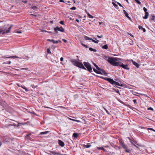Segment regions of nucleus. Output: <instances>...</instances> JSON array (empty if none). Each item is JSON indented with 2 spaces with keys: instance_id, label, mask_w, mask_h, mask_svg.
Segmentation results:
<instances>
[{
  "instance_id": "obj_1",
  "label": "nucleus",
  "mask_w": 155,
  "mask_h": 155,
  "mask_svg": "<svg viewBox=\"0 0 155 155\" xmlns=\"http://www.w3.org/2000/svg\"><path fill=\"white\" fill-rule=\"evenodd\" d=\"M118 59H107V60L110 64L114 66H119L125 69L128 70L130 69V68L128 67L127 64L125 65L120 61H117Z\"/></svg>"
},
{
  "instance_id": "obj_2",
  "label": "nucleus",
  "mask_w": 155,
  "mask_h": 155,
  "mask_svg": "<svg viewBox=\"0 0 155 155\" xmlns=\"http://www.w3.org/2000/svg\"><path fill=\"white\" fill-rule=\"evenodd\" d=\"M12 26V25H11L9 26L8 24H6L4 26H0V33L4 35L10 32Z\"/></svg>"
},
{
  "instance_id": "obj_3",
  "label": "nucleus",
  "mask_w": 155,
  "mask_h": 155,
  "mask_svg": "<svg viewBox=\"0 0 155 155\" xmlns=\"http://www.w3.org/2000/svg\"><path fill=\"white\" fill-rule=\"evenodd\" d=\"M78 59H73L71 60V61L74 65L80 68L86 70L82 63Z\"/></svg>"
},
{
  "instance_id": "obj_4",
  "label": "nucleus",
  "mask_w": 155,
  "mask_h": 155,
  "mask_svg": "<svg viewBox=\"0 0 155 155\" xmlns=\"http://www.w3.org/2000/svg\"><path fill=\"white\" fill-rule=\"evenodd\" d=\"M102 78H103L104 79L107 81H108L110 84L113 85L115 86H119L120 85V84L119 83L115 81H114L113 80V79L109 78H104L101 77Z\"/></svg>"
},
{
  "instance_id": "obj_5",
  "label": "nucleus",
  "mask_w": 155,
  "mask_h": 155,
  "mask_svg": "<svg viewBox=\"0 0 155 155\" xmlns=\"http://www.w3.org/2000/svg\"><path fill=\"white\" fill-rule=\"evenodd\" d=\"M84 64L85 67L87 68V70L90 73L92 72V68L91 67V64L88 62H84Z\"/></svg>"
},
{
  "instance_id": "obj_6",
  "label": "nucleus",
  "mask_w": 155,
  "mask_h": 155,
  "mask_svg": "<svg viewBox=\"0 0 155 155\" xmlns=\"http://www.w3.org/2000/svg\"><path fill=\"white\" fill-rule=\"evenodd\" d=\"M54 30L55 33H58V31H59L61 32H64V29L62 27H61L60 28L58 27V26L54 28Z\"/></svg>"
},
{
  "instance_id": "obj_7",
  "label": "nucleus",
  "mask_w": 155,
  "mask_h": 155,
  "mask_svg": "<svg viewBox=\"0 0 155 155\" xmlns=\"http://www.w3.org/2000/svg\"><path fill=\"white\" fill-rule=\"evenodd\" d=\"M120 143L121 146L125 149H126L127 148V146L125 145L124 144V143L122 142L121 141H119Z\"/></svg>"
},
{
  "instance_id": "obj_8",
  "label": "nucleus",
  "mask_w": 155,
  "mask_h": 155,
  "mask_svg": "<svg viewBox=\"0 0 155 155\" xmlns=\"http://www.w3.org/2000/svg\"><path fill=\"white\" fill-rule=\"evenodd\" d=\"M58 143L59 145L62 147H64V142L60 140H58Z\"/></svg>"
},
{
  "instance_id": "obj_9",
  "label": "nucleus",
  "mask_w": 155,
  "mask_h": 155,
  "mask_svg": "<svg viewBox=\"0 0 155 155\" xmlns=\"http://www.w3.org/2000/svg\"><path fill=\"white\" fill-rule=\"evenodd\" d=\"M128 138L129 139V140H130V142L131 143V144H133L134 146L135 147H136L137 148H138V146H137V145L136 144H135L133 142H134V140H131V139H130V138L129 137H128Z\"/></svg>"
},
{
  "instance_id": "obj_10",
  "label": "nucleus",
  "mask_w": 155,
  "mask_h": 155,
  "mask_svg": "<svg viewBox=\"0 0 155 155\" xmlns=\"http://www.w3.org/2000/svg\"><path fill=\"white\" fill-rule=\"evenodd\" d=\"M123 12H124V14H125V16L127 17V18H128L129 19H131V18L129 16H128V13L126 12V11L124 10H123Z\"/></svg>"
},
{
  "instance_id": "obj_11",
  "label": "nucleus",
  "mask_w": 155,
  "mask_h": 155,
  "mask_svg": "<svg viewBox=\"0 0 155 155\" xmlns=\"http://www.w3.org/2000/svg\"><path fill=\"white\" fill-rule=\"evenodd\" d=\"M99 71H101V73H102L101 74H107V73L103 69H101L100 70H99Z\"/></svg>"
},
{
  "instance_id": "obj_12",
  "label": "nucleus",
  "mask_w": 155,
  "mask_h": 155,
  "mask_svg": "<svg viewBox=\"0 0 155 155\" xmlns=\"http://www.w3.org/2000/svg\"><path fill=\"white\" fill-rule=\"evenodd\" d=\"M132 61L133 62V63L134 64V65L137 68H139V65L136 62L134 61L133 60H132Z\"/></svg>"
},
{
  "instance_id": "obj_13",
  "label": "nucleus",
  "mask_w": 155,
  "mask_h": 155,
  "mask_svg": "<svg viewBox=\"0 0 155 155\" xmlns=\"http://www.w3.org/2000/svg\"><path fill=\"white\" fill-rule=\"evenodd\" d=\"M149 15V13L148 12H145V16L143 17V18L145 19H146L147 18Z\"/></svg>"
},
{
  "instance_id": "obj_14",
  "label": "nucleus",
  "mask_w": 155,
  "mask_h": 155,
  "mask_svg": "<svg viewBox=\"0 0 155 155\" xmlns=\"http://www.w3.org/2000/svg\"><path fill=\"white\" fill-rule=\"evenodd\" d=\"M50 152L52 153L53 154H54V155H56V154H57V155H63L62 154H61V153H56V152H55V151H51Z\"/></svg>"
},
{
  "instance_id": "obj_15",
  "label": "nucleus",
  "mask_w": 155,
  "mask_h": 155,
  "mask_svg": "<svg viewBox=\"0 0 155 155\" xmlns=\"http://www.w3.org/2000/svg\"><path fill=\"white\" fill-rule=\"evenodd\" d=\"M93 69L94 71V72H96L97 74H102V73H101V71H97L95 68H93Z\"/></svg>"
},
{
  "instance_id": "obj_16",
  "label": "nucleus",
  "mask_w": 155,
  "mask_h": 155,
  "mask_svg": "<svg viewBox=\"0 0 155 155\" xmlns=\"http://www.w3.org/2000/svg\"><path fill=\"white\" fill-rule=\"evenodd\" d=\"M83 146L84 148H88L91 146V145H90V144H87V145L84 144L83 145Z\"/></svg>"
},
{
  "instance_id": "obj_17",
  "label": "nucleus",
  "mask_w": 155,
  "mask_h": 155,
  "mask_svg": "<svg viewBox=\"0 0 155 155\" xmlns=\"http://www.w3.org/2000/svg\"><path fill=\"white\" fill-rule=\"evenodd\" d=\"M155 18V16H152V17H150V21L151 22H152L153 21Z\"/></svg>"
},
{
  "instance_id": "obj_18",
  "label": "nucleus",
  "mask_w": 155,
  "mask_h": 155,
  "mask_svg": "<svg viewBox=\"0 0 155 155\" xmlns=\"http://www.w3.org/2000/svg\"><path fill=\"white\" fill-rule=\"evenodd\" d=\"M86 12L87 14L88 17H89V18H93L94 17L91 15L88 12H87L86 10Z\"/></svg>"
},
{
  "instance_id": "obj_19",
  "label": "nucleus",
  "mask_w": 155,
  "mask_h": 155,
  "mask_svg": "<svg viewBox=\"0 0 155 155\" xmlns=\"http://www.w3.org/2000/svg\"><path fill=\"white\" fill-rule=\"evenodd\" d=\"M30 134H27L25 137V138L26 139H27L28 140H30L31 139V137H30Z\"/></svg>"
},
{
  "instance_id": "obj_20",
  "label": "nucleus",
  "mask_w": 155,
  "mask_h": 155,
  "mask_svg": "<svg viewBox=\"0 0 155 155\" xmlns=\"http://www.w3.org/2000/svg\"><path fill=\"white\" fill-rule=\"evenodd\" d=\"M5 139L6 142H9L12 140V139L11 138H7V137H6Z\"/></svg>"
},
{
  "instance_id": "obj_21",
  "label": "nucleus",
  "mask_w": 155,
  "mask_h": 155,
  "mask_svg": "<svg viewBox=\"0 0 155 155\" xmlns=\"http://www.w3.org/2000/svg\"><path fill=\"white\" fill-rule=\"evenodd\" d=\"M113 89L114 91H115L116 92L118 93L120 95V94L119 92V90L115 89V88H114Z\"/></svg>"
},
{
  "instance_id": "obj_22",
  "label": "nucleus",
  "mask_w": 155,
  "mask_h": 155,
  "mask_svg": "<svg viewBox=\"0 0 155 155\" xmlns=\"http://www.w3.org/2000/svg\"><path fill=\"white\" fill-rule=\"evenodd\" d=\"M18 58V57H17L16 56H10V57H6L5 58Z\"/></svg>"
},
{
  "instance_id": "obj_23",
  "label": "nucleus",
  "mask_w": 155,
  "mask_h": 155,
  "mask_svg": "<svg viewBox=\"0 0 155 155\" xmlns=\"http://www.w3.org/2000/svg\"><path fill=\"white\" fill-rule=\"evenodd\" d=\"M73 136L75 138H77L78 136V134L77 133H74L73 134Z\"/></svg>"
},
{
  "instance_id": "obj_24",
  "label": "nucleus",
  "mask_w": 155,
  "mask_h": 155,
  "mask_svg": "<svg viewBox=\"0 0 155 155\" xmlns=\"http://www.w3.org/2000/svg\"><path fill=\"white\" fill-rule=\"evenodd\" d=\"M89 49L91 51H93L94 52H96L97 51V50L96 49H94L91 48H90Z\"/></svg>"
},
{
  "instance_id": "obj_25",
  "label": "nucleus",
  "mask_w": 155,
  "mask_h": 155,
  "mask_svg": "<svg viewBox=\"0 0 155 155\" xmlns=\"http://www.w3.org/2000/svg\"><path fill=\"white\" fill-rule=\"evenodd\" d=\"M48 132V131H47L45 132H42L40 133V134L44 135L47 134Z\"/></svg>"
},
{
  "instance_id": "obj_26",
  "label": "nucleus",
  "mask_w": 155,
  "mask_h": 155,
  "mask_svg": "<svg viewBox=\"0 0 155 155\" xmlns=\"http://www.w3.org/2000/svg\"><path fill=\"white\" fill-rule=\"evenodd\" d=\"M102 48L105 49H107L108 48V46L107 45H105L102 46Z\"/></svg>"
},
{
  "instance_id": "obj_27",
  "label": "nucleus",
  "mask_w": 155,
  "mask_h": 155,
  "mask_svg": "<svg viewBox=\"0 0 155 155\" xmlns=\"http://www.w3.org/2000/svg\"><path fill=\"white\" fill-rule=\"evenodd\" d=\"M84 38L86 40H91L92 39L91 38H90L89 37H88L87 36H84Z\"/></svg>"
},
{
  "instance_id": "obj_28",
  "label": "nucleus",
  "mask_w": 155,
  "mask_h": 155,
  "mask_svg": "<svg viewBox=\"0 0 155 155\" xmlns=\"http://www.w3.org/2000/svg\"><path fill=\"white\" fill-rule=\"evenodd\" d=\"M92 40V41L93 42H94L95 43H98L99 41V40H94L92 38V39L91 40Z\"/></svg>"
},
{
  "instance_id": "obj_29",
  "label": "nucleus",
  "mask_w": 155,
  "mask_h": 155,
  "mask_svg": "<svg viewBox=\"0 0 155 155\" xmlns=\"http://www.w3.org/2000/svg\"><path fill=\"white\" fill-rule=\"evenodd\" d=\"M48 41H49L50 42H52L54 44L55 43V41L53 39H48Z\"/></svg>"
},
{
  "instance_id": "obj_30",
  "label": "nucleus",
  "mask_w": 155,
  "mask_h": 155,
  "mask_svg": "<svg viewBox=\"0 0 155 155\" xmlns=\"http://www.w3.org/2000/svg\"><path fill=\"white\" fill-rule=\"evenodd\" d=\"M31 8L33 10H35L37 8V7L35 6H34L32 7Z\"/></svg>"
},
{
  "instance_id": "obj_31",
  "label": "nucleus",
  "mask_w": 155,
  "mask_h": 155,
  "mask_svg": "<svg viewBox=\"0 0 155 155\" xmlns=\"http://www.w3.org/2000/svg\"><path fill=\"white\" fill-rule=\"evenodd\" d=\"M134 1L138 4H140L141 2L140 1H138V0H134Z\"/></svg>"
},
{
  "instance_id": "obj_32",
  "label": "nucleus",
  "mask_w": 155,
  "mask_h": 155,
  "mask_svg": "<svg viewBox=\"0 0 155 155\" xmlns=\"http://www.w3.org/2000/svg\"><path fill=\"white\" fill-rule=\"evenodd\" d=\"M103 108H104V110H105V111H106V112H107V113L108 114H110L109 113V112H108V111L104 107H103Z\"/></svg>"
},
{
  "instance_id": "obj_33",
  "label": "nucleus",
  "mask_w": 155,
  "mask_h": 155,
  "mask_svg": "<svg viewBox=\"0 0 155 155\" xmlns=\"http://www.w3.org/2000/svg\"><path fill=\"white\" fill-rule=\"evenodd\" d=\"M95 66L96 67L97 69L98 70H101V68H99L97 65H95Z\"/></svg>"
},
{
  "instance_id": "obj_34",
  "label": "nucleus",
  "mask_w": 155,
  "mask_h": 155,
  "mask_svg": "<svg viewBox=\"0 0 155 155\" xmlns=\"http://www.w3.org/2000/svg\"><path fill=\"white\" fill-rule=\"evenodd\" d=\"M125 151L126 152L129 153L130 152V150L127 148L126 149H125Z\"/></svg>"
},
{
  "instance_id": "obj_35",
  "label": "nucleus",
  "mask_w": 155,
  "mask_h": 155,
  "mask_svg": "<svg viewBox=\"0 0 155 155\" xmlns=\"http://www.w3.org/2000/svg\"><path fill=\"white\" fill-rule=\"evenodd\" d=\"M47 52L49 54L50 53H51L50 50V48H48L47 50Z\"/></svg>"
},
{
  "instance_id": "obj_36",
  "label": "nucleus",
  "mask_w": 155,
  "mask_h": 155,
  "mask_svg": "<svg viewBox=\"0 0 155 155\" xmlns=\"http://www.w3.org/2000/svg\"><path fill=\"white\" fill-rule=\"evenodd\" d=\"M31 87H32L33 88H35L37 87V86H35L34 84H31Z\"/></svg>"
},
{
  "instance_id": "obj_37",
  "label": "nucleus",
  "mask_w": 155,
  "mask_h": 155,
  "mask_svg": "<svg viewBox=\"0 0 155 155\" xmlns=\"http://www.w3.org/2000/svg\"><path fill=\"white\" fill-rule=\"evenodd\" d=\"M112 4L116 8L117 7H118V6L114 2H113Z\"/></svg>"
},
{
  "instance_id": "obj_38",
  "label": "nucleus",
  "mask_w": 155,
  "mask_h": 155,
  "mask_svg": "<svg viewBox=\"0 0 155 155\" xmlns=\"http://www.w3.org/2000/svg\"><path fill=\"white\" fill-rule=\"evenodd\" d=\"M70 9H71L72 10H75L76 9V8L75 7H72Z\"/></svg>"
},
{
  "instance_id": "obj_39",
  "label": "nucleus",
  "mask_w": 155,
  "mask_h": 155,
  "mask_svg": "<svg viewBox=\"0 0 155 155\" xmlns=\"http://www.w3.org/2000/svg\"><path fill=\"white\" fill-rule=\"evenodd\" d=\"M147 110H153V109L151 107H150L147 108Z\"/></svg>"
},
{
  "instance_id": "obj_40",
  "label": "nucleus",
  "mask_w": 155,
  "mask_h": 155,
  "mask_svg": "<svg viewBox=\"0 0 155 155\" xmlns=\"http://www.w3.org/2000/svg\"><path fill=\"white\" fill-rule=\"evenodd\" d=\"M81 45H82L83 46H84V47H86V48H88V47H87V45H84V44H83V43H81Z\"/></svg>"
},
{
  "instance_id": "obj_41",
  "label": "nucleus",
  "mask_w": 155,
  "mask_h": 155,
  "mask_svg": "<svg viewBox=\"0 0 155 155\" xmlns=\"http://www.w3.org/2000/svg\"><path fill=\"white\" fill-rule=\"evenodd\" d=\"M143 9L144 11L145 12H147V9L145 7H144L143 8Z\"/></svg>"
},
{
  "instance_id": "obj_42",
  "label": "nucleus",
  "mask_w": 155,
  "mask_h": 155,
  "mask_svg": "<svg viewBox=\"0 0 155 155\" xmlns=\"http://www.w3.org/2000/svg\"><path fill=\"white\" fill-rule=\"evenodd\" d=\"M141 94L142 95H144V96L146 97H148V96L147 95L144 94Z\"/></svg>"
},
{
  "instance_id": "obj_43",
  "label": "nucleus",
  "mask_w": 155,
  "mask_h": 155,
  "mask_svg": "<svg viewBox=\"0 0 155 155\" xmlns=\"http://www.w3.org/2000/svg\"><path fill=\"white\" fill-rule=\"evenodd\" d=\"M60 23L62 25H64V21H61L60 22Z\"/></svg>"
},
{
  "instance_id": "obj_44",
  "label": "nucleus",
  "mask_w": 155,
  "mask_h": 155,
  "mask_svg": "<svg viewBox=\"0 0 155 155\" xmlns=\"http://www.w3.org/2000/svg\"><path fill=\"white\" fill-rule=\"evenodd\" d=\"M58 42H60V43H61V41L59 40H58V41H55V43H58Z\"/></svg>"
},
{
  "instance_id": "obj_45",
  "label": "nucleus",
  "mask_w": 155,
  "mask_h": 155,
  "mask_svg": "<svg viewBox=\"0 0 155 155\" xmlns=\"http://www.w3.org/2000/svg\"><path fill=\"white\" fill-rule=\"evenodd\" d=\"M117 3L120 7H122L123 8H124V7L122 6V5L120 3L118 2H117Z\"/></svg>"
},
{
  "instance_id": "obj_46",
  "label": "nucleus",
  "mask_w": 155,
  "mask_h": 155,
  "mask_svg": "<svg viewBox=\"0 0 155 155\" xmlns=\"http://www.w3.org/2000/svg\"><path fill=\"white\" fill-rule=\"evenodd\" d=\"M138 28L139 29H142V28H143L142 27V26H140V25L138 26Z\"/></svg>"
},
{
  "instance_id": "obj_47",
  "label": "nucleus",
  "mask_w": 155,
  "mask_h": 155,
  "mask_svg": "<svg viewBox=\"0 0 155 155\" xmlns=\"http://www.w3.org/2000/svg\"><path fill=\"white\" fill-rule=\"evenodd\" d=\"M62 40L63 41H64L65 43H66L67 42V40H66V39H62Z\"/></svg>"
},
{
  "instance_id": "obj_48",
  "label": "nucleus",
  "mask_w": 155,
  "mask_h": 155,
  "mask_svg": "<svg viewBox=\"0 0 155 155\" xmlns=\"http://www.w3.org/2000/svg\"><path fill=\"white\" fill-rule=\"evenodd\" d=\"M148 130H152L153 131H155V130L152 128H148Z\"/></svg>"
},
{
  "instance_id": "obj_49",
  "label": "nucleus",
  "mask_w": 155,
  "mask_h": 155,
  "mask_svg": "<svg viewBox=\"0 0 155 155\" xmlns=\"http://www.w3.org/2000/svg\"><path fill=\"white\" fill-rule=\"evenodd\" d=\"M16 32L18 33H21L22 32L21 31H17Z\"/></svg>"
},
{
  "instance_id": "obj_50",
  "label": "nucleus",
  "mask_w": 155,
  "mask_h": 155,
  "mask_svg": "<svg viewBox=\"0 0 155 155\" xmlns=\"http://www.w3.org/2000/svg\"><path fill=\"white\" fill-rule=\"evenodd\" d=\"M101 148H102V147H97V149L98 150H101Z\"/></svg>"
},
{
  "instance_id": "obj_51",
  "label": "nucleus",
  "mask_w": 155,
  "mask_h": 155,
  "mask_svg": "<svg viewBox=\"0 0 155 155\" xmlns=\"http://www.w3.org/2000/svg\"><path fill=\"white\" fill-rule=\"evenodd\" d=\"M41 32H47V31H45V30H41Z\"/></svg>"
},
{
  "instance_id": "obj_52",
  "label": "nucleus",
  "mask_w": 155,
  "mask_h": 155,
  "mask_svg": "<svg viewBox=\"0 0 155 155\" xmlns=\"http://www.w3.org/2000/svg\"><path fill=\"white\" fill-rule=\"evenodd\" d=\"M134 144H135V145L136 144L137 145H138V144L137 143V142H135L134 140V142H133Z\"/></svg>"
},
{
  "instance_id": "obj_53",
  "label": "nucleus",
  "mask_w": 155,
  "mask_h": 155,
  "mask_svg": "<svg viewBox=\"0 0 155 155\" xmlns=\"http://www.w3.org/2000/svg\"><path fill=\"white\" fill-rule=\"evenodd\" d=\"M103 35H101V36H99V35H97V37L98 38H101L103 37Z\"/></svg>"
},
{
  "instance_id": "obj_54",
  "label": "nucleus",
  "mask_w": 155,
  "mask_h": 155,
  "mask_svg": "<svg viewBox=\"0 0 155 155\" xmlns=\"http://www.w3.org/2000/svg\"><path fill=\"white\" fill-rule=\"evenodd\" d=\"M142 30H143V31L144 32H145L146 31V30L144 28H142Z\"/></svg>"
},
{
  "instance_id": "obj_55",
  "label": "nucleus",
  "mask_w": 155,
  "mask_h": 155,
  "mask_svg": "<svg viewBox=\"0 0 155 155\" xmlns=\"http://www.w3.org/2000/svg\"><path fill=\"white\" fill-rule=\"evenodd\" d=\"M101 150H103L104 151H106L105 149L102 147Z\"/></svg>"
},
{
  "instance_id": "obj_56",
  "label": "nucleus",
  "mask_w": 155,
  "mask_h": 155,
  "mask_svg": "<svg viewBox=\"0 0 155 155\" xmlns=\"http://www.w3.org/2000/svg\"><path fill=\"white\" fill-rule=\"evenodd\" d=\"M101 150H103L104 151H106L105 149L102 147Z\"/></svg>"
},
{
  "instance_id": "obj_57",
  "label": "nucleus",
  "mask_w": 155,
  "mask_h": 155,
  "mask_svg": "<svg viewBox=\"0 0 155 155\" xmlns=\"http://www.w3.org/2000/svg\"><path fill=\"white\" fill-rule=\"evenodd\" d=\"M106 58H113V57H107Z\"/></svg>"
},
{
  "instance_id": "obj_58",
  "label": "nucleus",
  "mask_w": 155,
  "mask_h": 155,
  "mask_svg": "<svg viewBox=\"0 0 155 155\" xmlns=\"http://www.w3.org/2000/svg\"><path fill=\"white\" fill-rule=\"evenodd\" d=\"M133 102H134V103H136V99H134L133 100Z\"/></svg>"
},
{
  "instance_id": "obj_59",
  "label": "nucleus",
  "mask_w": 155,
  "mask_h": 155,
  "mask_svg": "<svg viewBox=\"0 0 155 155\" xmlns=\"http://www.w3.org/2000/svg\"><path fill=\"white\" fill-rule=\"evenodd\" d=\"M31 113H32V114H35V115H37V114L34 112H31Z\"/></svg>"
},
{
  "instance_id": "obj_60",
  "label": "nucleus",
  "mask_w": 155,
  "mask_h": 155,
  "mask_svg": "<svg viewBox=\"0 0 155 155\" xmlns=\"http://www.w3.org/2000/svg\"><path fill=\"white\" fill-rule=\"evenodd\" d=\"M59 1L60 2H64V1L63 0H60Z\"/></svg>"
},
{
  "instance_id": "obj_61",
  "label": "nucleus",
  "mask_w": 155,
  "mask_h": 155,
  "mask_svg": "<svg viewBox=\"0 0 155 155\" xmlns=\"http://www.w3.org/2000/svg\"><path fill=\"white\" fill-rule=\"evenodd\" d=\"M23 2H24V3H27V1H23Z\"/></svg>"
},
{
  "instance_id": "obj_62",
  "label": "nucleus",
  "mask_w": 155,
  "mask_h": 155,
  "mask_svg": "<svg viewBox=\"0 0 155 155\" xmlns=\"http://www.w3.org/2000/svg\"><path fill=\"white\" fill-rule=\"evenodd\" d=\"M130 108V109H131L132 108V107L131 106H130V105H129V106H128Z\"/></svg>"
},
{
  "instance_id": "obj_63",
  "label": "nucleus",
  "mask_w": 155,
  "mask_h": 155,
  "mask_svg": "<svg viewBox=\"0 0 155 155\" xmlns=\"http://www.w3.org/2000/svg\"><path fill=\"white\" fill-rule=\"evenodd\" d=\"M119 86L122 87L123 86V84H120Z\"/></svg>"
},
{
  "instance_id": "obj_64",
  "label": "nucleus",
  "mask_w": 155,
  "mask_h": 155,
  "mask_svg": "<svg viewBox=\"0 0 155 155\" xmlns=\"http://www.w3.org/2000/svg\"><path fill=\"white\" fill-rule=\"evenodd\" d=\"M63 59H60V61H61V62L62 61H63Z\"/></svg>"
}]
</instances>
